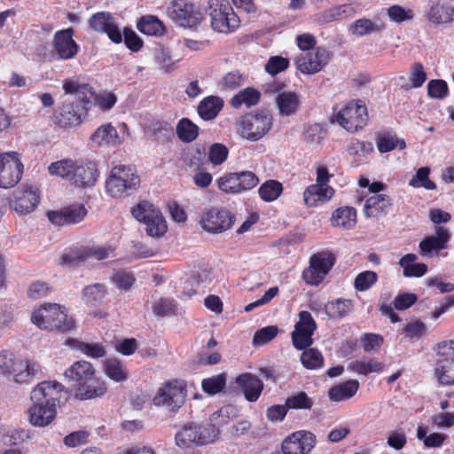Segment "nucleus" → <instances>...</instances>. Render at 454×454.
Returning <instances> with one entry per match:
<instances>
[{
    "label": "nucleus",
    "mask_w": 454,
    "mask_h": 454,
    "mask_svg": "<svg viewBox=\"0 0 454 454\" xmlns=\"http://www.w3.org/2000/svg\"><path fill=\"white\" fill-rule=\"evenodd\" d=\"M368 120L367 107L362 100H350L335 115L336 122L348 132L362 129Z\"/></svg>",
    "instance_id": "obj_9"
},
{
    "label": "nucleus",
    "mask_w": 454,
    "mask_h": 454,
    "mask_svg": "<svg viewBox=\"0 0 454 454\" xmlns=\"http://www.w3.org/2000/svg\"><path fill=\"white\" fill-rule=\"evenodd\" d=\"M356 222V211L352 207H340L333 211L331 223L334 227L352 228Z\"/></svg>",
    "instance_id": "obj_35"
},
{
    "label": "nucleus",
    "mask_w": 454,
    "mask_h": 454,
    "mask_svg": "<svg viewBox=\"0 0 454 454\" xmlns=\"http://www.w3.org/2000/svg\"><path fill=\"white\" fill-rule=\"evenodd\" d=\"M40 202V192L33 185L16 189L10 200L11 207L19 215H25L33 212Z\"/></svg>",
    "instance_id": "obj_16"
},
{
    "label": "nucleus",
    "mask_w": 454,
    "mask_h": 454,
    "mask_svg": "<svg viewBox=\"0 0 454 454\" xmlns=\"http://www.w3.org/2000/svg\"><path fill=\"white\" fill-rule=\"evenodd\" d=\"M67 398V391L59 382H40L30 395L33 405L27 410L29 422L35 427H47L54 420L61 399Z\"/></svg>",
    "instance_id": "obj_1"
},
{
    "label": "nucleus",
    "mask_w": 454,
    "mask_h": 454,
    "mask_svg": "<svg viewBox=\"0 0 454 454\" xmlns=\"http://www.w3.org/2000/svg\"><path fill=\"white\" fill-rule=\"evenodd\" d=\"M96 374V370L93 364L85 360L74 362L69 368L65 371V377L69 381L74 382V389L77 385L88 380Z\"/></svg>",
    "instance_id": "obj_23"
},
{
    "label": "nucleus",
    "mask_w": 454,
    "mask_h": 454,
    "mask_svg": "<svg viewBox=\"0 0 454 454\" xmlns=\"http://www.w3.org/2000/svg\"><path fill=\"white\" fill-rule=\"evenodd\" d=\"M86 259H88L86 247L70 248L60 257V263L65 265H76Z\"/></svg>",
    "instance_id": "obj_55"
},
{
    "label": "nucleus",
    "mask_w": 454,
    "mask_h": 454,
    "mask_svg": "<svg viewBox=\"0 0 454 454\" xmlns=\"http://www.w3.org/2000/svg\"><path fill=\"white\" fill-rule=\"evenodd\" d=\"M220 429L214 424L201 425L195 422L184 424L175 434L176 444L182 449L213 443L219 437Z\"/></svg>",
    "instance_id": "obj_4"
},
{
    "label": "nucleus",
    "mask_w": 454,
    "mask_h": 454,
    "mask_svg": "<svg viewBox=\"0 0 454 454\" xmlns=\"http://www.w3.org/2000/svg\"><path fill=\"white\" fill-rule=\"evenodd\" d=\"M31 321L40 329L62 333L70 331L74 325V320L68 317L66 308L56 303L45 304L34 311Z\"/></svg>",
    "instance_id": "obj_5"
},
{
    "label": "nucleus",
    "mask_w": 454,
    "mask_h": 454,
    "mask_svg": "<svg viewBox=\"0 0 454 454\" xmlns=\"http://www.w3.org/2000/svg\"><path fill=\"white\" fill-rule=\"evenodd\" d=\"M417 255L407 254L401 257L399 265L403 270V276L406 278H419L427 272V265L422 262L416 263Z\"/></svg>",
    "instance_id": "obj_34"
},
{
    "label": "nucleus",
    "mask_w": 454,
    "mask_h": 454,
    "mask_svg": "<svg viewBox=\"0 0 454 454\" xmlns=\"http://www.w3.org/2000/svg\"><path fill=\"white\" fill-rule=\"evenodd\" d=\"M450 238L451 234L446 228L437 226L434 235L426 237L419 242L420 254L431 257L434 253L437 254L444 249Z\"/></svg>",
    "instance_id": "obj_20"
},
{
    "label": "nucleus",
    "mask_w": 454,
    "mask_h": 454,
    "mask_svg": "<svg viewBox=\"0 0 454 454\" xmlns=\"http://www.w3.org/2000/svg\"><path fill=\"white\" fill-rule=\"evenodd\" d=\"M386 28L384 22L380 20L375 21L370 19L362 18L355 20L349 27V31L358 37L372 34L380 33Z\"/></svg>",
    "instance_id": "obj_32"
},
{
    "label": "nucleus",
    "mask_w": 454,
    "mask_h": 454,
    "mask_svg": "<svg viewBox=\"0 0 454 454\" xmlns=\"http://www.w3.org/2000/svg\"><path fill=\"white\" fill-rule=\"evenodd\" d=\"M113 20H114V18L110 12H98L91 15L88 23L91 29L104 34Z\"/></svg>",
    "instance_id": "obj_49"
},
{
    "label": "nucleus",
    "mask_w": 454,
    "mask_h": 454,
    "mask_svg": "<svg viewBox=\"0 0 454 454\" xmlns=\"http://www.w3.org/2000/svg\"><path fill=\"white\" fill-rule=\"evenodd\" d=\"M107 391V387L102 379L96 377V374L77 385L74 390V396L79 400H89L103 396Z\"/></svg>",
    "instance_id": "obj_22"
},
{
    "label": "nucleus",
    "mask_w": 454,
    "mask_h": 454,
    "mask_svg": "<svg viewBox=\"0 0 454 454\" xmlns=\"http://www.w3.org/2000/svg\"><path fill=\"white\" fill-rule=\"evenodd\" d=\"M335 193L332 186L311 184L303 192V200L308 207H317L330 200Z\"/></svg>",
    "instance_id": "obj_26"
},
{
    "label": "nucleus",
    "mask_w": 454,
    "mask_h": 454,
    "mask_svg": "<svg viewBox=\"0 0 454 454\" xmlns=\"http://www.w3.org/2000/svg\"><path fill=\"white\" fill-rule=\"evenodd\" d=\"M378 280V275L372 270H365L359 273L354 281L355 288L359 292L369 290Z\"/></svg>",
    "instance_id": "obj_53"
},
{
    "label": "nucleus",
    "mask_w": 454,
    "mask_h": 454,
    "mask_svg": "<svg viewBox=\"0 0 454 454\" xmlns=\"http://www.w3.org/2000/svg\"><path fill=\"white\" fill-rule=\"evenodd\" d=\"M360 384L357 380H348L333 386L328 390V397L333 402H341L353 397L358 391Z\"/></svg>",
    "instance_id": "obj_27"
},
{
    "label": "nucleus",
    "mask_w": 454,
    "mask_h": 454,
    "mask_svg": "<svg viewBox=\"0 0 454 454\" xmlns=\"http://www.w3.org/2000/svg\"><path fill=\"white\" fill-rule=\"evenodd\" d=\"M106 293L107 289L104 284L95 283L83 288L82 297L86 304L97 307L102 303Z\"/></svg>",
    "instance_id": "obj_36"
},
{
    "label": "nucleus",
    "mask_w": 454,
    "mask_h": 454,
    "mask_svg": "<svg viewBox=\"0 0 454 454\" xmlns=\"http://www.w3.org/2000/svg\"><path fill=\"white\" fill-rule=\"evenodd\" d=\"M112 281L117 288L128 291L133 286L135 278L131 273L119 270L114 273Z\"/></svg>",
    "instance_id": "obj_64"
},
{
    "label": "nucleus",
    "mask_w": 454,
    "mask_h": 454,
    "mask_svg": "<svg viewBox=\"0 0 454 454\" xmlns=\"http://www.w3.org/2000/svg\"><path fill=\"white\" fill-rule=\"evenodd\" d=\"M427 73L424 66L420 62H415L411 65L410 72V81L413 88H420L427 81Z\"/></svg>",
    "instance_id": "obj_63"
},
{
    "label": "nucleus",
    "mask_w": 454,
    "mask_h": 454,
    "mask_svg": "<svg viewBox=\"0 0 454 454\" xmlns=\"http://www.w3.org/2000/svg\"><path fill=\"white\" fill-rule=\"evenodd\" d=\"M235 222V215L227 208L212 207L202 212L200 218L201 228L212 234L230 230Z\"/></svg>",
    "instance_id": "obj_12"
},
{
    "label": "nucleus",
    "mask_w": 454,
    "mask_h": 454,
    "mask_svg": "<svg viewBox=\"0 0 454 454\" xmlns=\"http://www.w3.org/2000/svg\"><path fill=\"white\" fill-rule=\"evenodd\" d=\"M351 307L350 300L337 299L335 301L328 302L325 305V310L330 317L342 318L349 313Z\"/></svg>",
    "instance_id": "obj_46"
},
{
    "label": "nucleus",
    "mask_w": 454,
    "mask_h": 454,
    "mask_svg": "<svg viewBox=\"0 0 454 454\" xmlns=\"http://www.w3.org/2000/svg\"><path fill=\"white\" fill-rule=\"evenodd\" d=\"M430 168L428 167H421L416 174L409 181V184L414 188L423 187L427 190H435L436 184L429 179Z\"/></svg>",
    "instance_id": "obj_47"
},
{
    "label": "nucleus",
    "mask_w": 454,
    "mask_h": 454,
    "mask_svg": "<svg viewBox=\"0 0 454 454\" xmlns=\"http://www.w3.org/2000/svg\"><path fill=\"white\" fill-rule=\"evenodd\" d=\"M119 135L116 129L110 123L98 127L90 137V141L97 146L115 145Z\"/></svg>",
    "instance_id": "obj_31"
},
{
    "label": "nucleus",
    "mask_w": 454,
    "mask_h": 454,
    "mask_svg": "<svg viewBox=\"0 0 454 454\" xmlns=\"http://www.w3.org/2000/svg\"><path fill=\"white\" fill-rule=\"evenodd\" d=\"M208 14L212 28L218 33L231 34L240 26V20L229 0H209Z\"/></svg>",
    "instance_id": "obj_7"
},
{
    "label": "nucleus",
    "mask_w": 454,
    "mask_h": 454,
    "mask_svg": "<svg viewBox=\"0 0 454 454\" xmlns=\"http://www.w3.org/2000/svg\"><path fill=\"white\" fill-rule=\"evenodd\" d=\"M302 365L309 370H315L322 367L324 357L317 348H305L301 355Z\"/></svg>",
    "instance_id": "obj_48"
},
{
    "label": "nucleus",
    "mask_w": 454,
    "mask_h": 454,
    "mask_svg": "<svg viewBox=\"0 0 454 454\" xmlns=\"http://www.w3.org/2000/svg\"><path fill=\"white\" fill-rule=\"evenodd\" d=\"M336 262L335 254L329 250L313 254L309 257V267L303 270L301 278L309 286H319L329 274Z\"/></svg>",
    "instance_id": "obj_8"
},
{
    "label": "nucleus",
    "mask_w": 454,
    "mask_h": 454,
    "mask_svg": "<svg viewBox=\"0 0 454 454\" xmlns=\"http://www.w3.org/2000/svg\"><path fill=\"white\" fill-rule=\"evenodd\" d=\"M272 125L273 117L270 111L256 110L240 117L238 122V133L248 141L256 142L269 133Z\"/></svg>",
    "instance_id": "obj_6"
},
{
    "label": "nucleus",
    "mask_w": 454,
    "mask_h": 454,
    "mask_svg": "<svg viewBox=\"0 0 454 454\" xmlns=\"http://www.w3.org/2000/svg\"><path fill=\"white\" fill-rule=\"evenodd\" d=\"M225 385V373H220L215 376L204 379L201 383L202 389L209 395H215L221 392L224 388Z\"/></svg>",
    "instance_id": "obj_51"
},
{
    "label": "nucleus",
    "mask_w": 454,
    "mask_h": 454,
    "mask_svg": "<svg viewBox=\"0 0 454 454\" xmlns=\"http://www.w3.org/2000/svg\"><path fill=\"white\" fill-rule=\"evenodd\" d=\"M199 127L186 117L180 119L176 128L177 137L184 143L193 142L199 136Z\"/></svg>",
    "instance_id": "obj_41"
},
{
    "label": "nucleus",
    "mask_w": 454,
    "mask_h": 454,
    "mask_svg": "<svg viewBox=\"0 0 454 454\" xmlns=\"http://www.w3.org/2000/svg\"><path fill=\"white\" fill-rule=\"evenodd\" d=\"M283 192V184L277 180H267L259 188L260 198L266 202L276 200Z\"/></svg>",
    "instance_id": "obj_42"
},
{
    "label": "nucleus",
    "mask_w": 454,
    "mask_h": 454,
    "mask_svg": "<svg viewBox=\"0 0 454 454\" xmlns=\"http://www.w3.org/2000/svg\"><path fill=\"white\" fill-rule=\"evenodd\" d=\"M140 176L132 165H116L106 180V189L113 198H125L135 193L140 186Z\"/></svg>",
    "instance_id": "obj_3"
},
{
    "label": "nucleus",
    "mask_w": 454,
    "mask_h": 454,
    "mask_svg": "<svg viewBox=\"0 0 454 454\" xmlns=\"http://www.w3.org/2000/svg\"><path fill=\"white\" fill-rule=\"evenodd\" d=\"M387 15L392 21L401 23L405 20H412L414 17L413 11L405 9L401 5L394 4L387 9Z\"/></svg>",
    "instance_id": "obj_60"
},
{
    "label": "nucleus",
    "mask_w": 454,
    "mask_h": 454,
    "mask_svg": "<svg viewBox=\"0 0 454 454\" xmlns=\"http://www.w3.org/2000/svg\"><path fill=\"white\" fill-rule=\"evenodd\" d=\"M19 371V361H15V356L12 353L4 351L0 353V372L4 374H13Z\"/></svg>",
    "instance_id": "obj_56"
},
{
    "label": "nucleus",
    "mask_w": 454,
    "mask_h": 454,
    "mask_svg": "<svg viewBox=\"0 0 454 454\" xmlns=\"http://www.w3.org/2000/svg\"><path fill=\"white\" fill-rule=\"evenodd\" d=\"M52 176H57L69 182L77 188L93 187L99 176L97 163L92 160L77 161L64 159L52 162L48 167Z\"/></svg>",
    "instance_id": "obj_2"
},
{
    "label": "nucleus",
    "mask_w": 454,
    "mask_h": 454,
    "mask_svg": "<svg viewBox=\"0 0 454 454\" xmlns=\"http://www.w3.org/2000/svg\"><path fill=\"white\" fill-rule=\"evenodd\" d=\"M39 371L38 365L32 361H19V371L16 373V381L23 382L30 376H35Z\"/></svg>",
    "instance_id": "obj_58"
},
{
    "label": "nucleus",
    "mask_w": 454,
    "mask_h": 454,
    "mask_svg": "<svg viewBox=\"0 0 454 454\" xmlns=\"http://www.w3.org/2000/svg\"><path fill=\"white\" fill-rule=\"evenodd\" d=\"M427 19L434 25L450 23L454 20V8L450 5L434 4L427 13Z\"/></svg>",
    "instance_id": "obj_39"
},
{
    "label": "nucleus",
    "mask_w": 454,
    "mask_h": 454,
    "mask_svg": "<svg viewBox=\"0 0 454 454\" xmlns=\"http://www.w3.org/2000/svg\"><path fill=\"white\" fill-rule=\"evenodd\" d=\"M223 100L220 97H206L198 106V114L204 121L214 120L223 109Z\"/></svg>",
    "instance_id": "obj_28"
},
{
    "label": "nucleus",
    "mask_w": 454,
    "mask_h": 454,
    "mask_svg": "<svg viewBox=\"0 0 454 454\" xmlns=\"http://www.w3.org/2000/svg\"><path fill=\"white\" fill-rule=\"evenodd\" d=\"M276 104L279 115L290 116L295 114L300 109V97L295 92H280L277 98Z\"/></svg>",
    "instance_id": "obj_29"
},
{
    "label": "nucleus",
    "mask_w": 454,
    "mask_h": 454,
    "mask_svg": "<svg viewBox=\"0 0 454 454\" xmlns=\"http://www.w3.org/2000/svg\"><path fill=\"white\" fill-rule=\"evenodd\" d=\"M313 334L311 330L294 328L291 334L294 347L298 350L308 348L313 343Z\"/></svg>",
    "instance_id": "obj_50"
},
{
    "label": "nucleus",
    "mask_w": 454,
    "mask_h": 454,
    "mask_svg": "<svg viewBox=\"0 0 454 454\" xmlns=\"http://www.w3.org/2000/svg\"><path fill=\"white\" fill-rule=\"evenodd\" d=\"M167 14L178 26L190 28L197 27L202 20V13L187 0L171 1L167 7Z\"/></svg>",
    "instance_id": "obj_13"
},
{
    "label": "nucleus",
    "mask_w": 454,
    "mask_h": 454,
    "mask_svg": "<svg viewBox=\"0 0 454 454\" xmlns=\"http://www.w3.org/2000/svg\"><path fill=\"white\" fill-rule=\"evenodd\" d=\"M106 375L115 382L125 381L129 377L127 367L117 358H107L104 362Z\"/></svg>",
    "instance_id": "obj_37"
},
{
    "label": "nucleus",
    "mask_w": 454,
    "mask_h": 454,
    "mask_svg": "<svg viewBox=\"0 0 454 454\" xmlns=\"http://www.w3.org/2000/svg\"><path fill=\"white\" fill-rule=\"evenodd\" d=\"M435 374L442 385H454V340L437 344Z\"/></svg>",
    "instance_id": "obj_14"
},
{
    "label": "nucleus",
    "mask_w": 454,
    "mask_h": 454,
    "mask_svg": "<svg viewBox=\"0 0 454 454\" xmlns=\"http://www.w3.org/2000/svg\"><path fill=\"white\" fill-rule=\"evenodd\" d=\"M347 152L356 161H361L373 152V145L371 142L355 139L348 145Z\"/></svg>",
    "instance_id": "obj_43"
},
{
    "label": "nucleus",
    "mask_w": 454,
    "mask_h": 454,
    "mask_svg": "<svg viewBox=\"0 0 454 454\" xmlns=\"http://www.w3.org/2000/svg\"><path fill=\"white\" fill-rule=\"evenodd\" d=\"M317 442L316 435L305 430L294 432L282 442L281 450L284 454H309Z\"/></svg>",
    "instance_id": "obj_18"
},
{
    "label": "nucleus",
    "mask_w": 454,
    "mask_h": 454,
    "mask_svg": "<svg viewBox=\"0 0 454 454\" xmlns=\"http://www.w3.org/2000/svg\"><path fill=\"white\" fill-rule=\"evenodd\" d=\"M333 53L324 48L317 47L313 52H306L296 59L297 69L304 74H314L321 71L331 60Z\"/></svg>",
    "instance_id": "obj_17"
},
{
    "label": "nucleus",
    "mask_w": 454,
    "mask_h": 454,
    "mask_svg": "<svg viewBox=\"0 0 454 454\" xmlns=\"http://www.w3.org/2000/svg\"><path fill=\"white\" fill-rule=\"evenodd\" d=\"M278 333L277 325H268L255 332L253 337V344L255 347L262 346L272 340Z\"/></svg>",
    "instance_id": "obj_52"
},
{
    "label": "nucleus",
    "mask_w": 454,
    "mask_h": 454,
    "mask_svg": "<svg viewBox=\"0 0 454 454\" xmlns=\"http://www.w3.org/2000/svg\"><path fill=\"white\" fill-rule=\"evenodd\" d=\"M131 213L137 221L145 225L148 236L159 238L166 233L168 230L166 221L160 211L153 204L143 201L137 204Z\"/></svg>",
    "instance_id": "obj_10"
},
{
    "label": "nucleus",
    "mask_w": 454,
    "mask_h": 454,
    "mask_svg": "<svg viewBox=\"0 0 454 454\" xmlns=\"http://www.w3.org/2000/svg\"><path fill=\"white\" fill-rule=\"evenodd\" d=\"M122 41H124L126 47L133 52L139 51L144 45L140 36L129 27H124Z\"/></svg>",
    "instance_id": "obj_62"
},
{
    "label": "nucleus",
    "mask_w": 454,
    "mask_h": 454,
    "mask_svg": "<svg viewBox=\"0 0 454 454\" xmlns=\"http://www.w3.org/2000/svg\"><path fill=\"white\" fill-rule=\"evenodd\" d=\"M185 398V387L177 381H171L159 388L153 402L155 406L163 407L168 412L176 413L184 405Z\"/></svg>",
    "instance_id": "obj_11"
},
{
    "label": "nucleus",
    "mask_w": 454,
    "mask_h": 454,
    "mask_svg": "<svg viewBox=\"0 0 454 454\" xmlns=\"http://www.w3.org/2000/svg\"><path fill=\"white\" fill-rule=\"evenodd\" d=\"M326 130L320 123L308 124L302 132L304 142L311 145H319L325 137Z\"/></svg>",
    "instance_id": "obj_44"
},
{
    "label": "nucleus",
    "mask_w": 454,
    "mask_h": 454,
    "mask_svg": "<svg viewBox=\"0 0 454 454\" xmlns=\"http://www.w3.org/2000/svg\"><path fill=\"white\" fill-rule=\"evenodd\" d=\"M67 224H75L83 220L87 215V209L83 205H71L64 207Z\"/></svg>",
    "instance_id": "obj_59"
},
{
    "label": "nucleus",
    "mask_w": 454,
    "mask_h": 454,
    "mask_svg": "<svg viewBox=\"0 0 454 454\" xmlns=\"http://www.w3.org/2000/svg\"><path fill=\"white\" fill-rule=\"evenodd\" d=\"M384 368L385 364L375 357L356 360L350 365V369L353 372L364 376L372 372L380 373Z\"/></svg>",
    "instance_id": "obj_40"
},
{
    "label": "nucleus",
    "mask_w": 454,
    "mask_h": 454,
    "mask_svg": "<svg viewBox=\"0 0 454 454\" xmlns=\"http://www.w3.org/2000/svg\"><path fill=\"white\" fill-rule=\"evenodd\" d=\"M74 30L67 27L57 31L52 39V47L61 60L74 59L80 51V45L74 39Z\"/></svg>",
    "instance_id": "obj_19"
},
{
    "label": "nucleus",
    "mask_w": 454,
    "mask_h": 454,
    "mask_svg": "<svg viewBox=\"0 0 454 454\" xmlns=\"http://www.w3.org/2000/svg\"><path fill=\"white\" fill-rule=\"evenodd\" d=\"M208 160L213 165H220L224 162L228 157V148L219 143L213 144L208 150Z\"/></svg>",
    "instance_id": "obj_61"
},
{
    "label": "nucleus",
    "mask_w": 454,
    "mask_h": 454,
    "mask_svg": "<svg viewBox=\"0 0 454 454\" xmlns=\"http://www.w3.org/2000/svg\"><path fill=\"white\" fill-rule=\"evenodd\" d=\"M289 67V59L282 56L270 57L266 65L265 71L270 75L274 76L285 70Z\"/></svg>",
    "instance_id": "obj_57"
},
{
    "label": "nucleus",
    "mask_w": 454,
    "mask_h": 454,
    "mask_svg": "<svg viewBox=\"0 0 454 454\" xmlns=\"http://www.w3.org/2000/svg\"><path fill=\"white\" fill-rule=\"evenodd\" d=\"M66 345L94 359L106 356V350L101 343H87L77 339L68 338L66 340Z\"/></svg>",
    "instance_id": "obj_30"
},
{
    "label": "nucleus",
    "mask_w": 454,
    "mask_h": 454,
    "mask_svg": "<svg viewBox=\"0 0 454 454\" xmlns=\"http://www.w3.org/2000/svg\"><path fill=\"white\" fill-rule=\"evenodd\" d=\"M449 94L447 82L442 79H434L427 83V95L431 98L443 99Z\"/></svg>",
    "instance_id": "obj_54"
},
{
    "label": "nucleus",
    "mask_w": 454,
    "mask_h": 454,
    "mask_svg": "<svg viewBox=\"0 0 454 454\" xmlns=\"http://www.w3.org/2000/svg\"><path fill=\"white\" fill-rule=\"evenodd\" d=\"M236 382L240 387L247 401L255 402L258 400L263 389V383L260 379L247 372L240 374L237 378Z\"/></svg>",
    "instance_id": "obj_25"
},
{
    "label": "nucleus",
    "mask_w": 454,
    "mask_h": 454,
    "mask_svg": "<svg viewBox=\"0 0 454 454\" xmlns=\"http://www.w3.org/2000/svg\"><path fill=\"white\" fill-rule=\"evenodd\" d=\"M55 122L67 129L79 125L82 121V109L74 103L64 102L55 112Z\"/></svg>",
    "instance_id": "obj_21"
},
{
    "label": "nucleus",
    "mask_w": 454,
    "mask_h": 454,
    "mask_svg": "<svg viewBox=\"0 0 454 454\" xmlns=\"http://www.w3.org/2000/svg\"><path fill=\"white\" fill-rule=\"evenodd\" d=\"M260 99L261 93L254 88L247 87L232 97L231 105L236 109L239 108L242 105L249 108L257 105Z\"/></svg>",
    "instance_id": "obj_38"
},
{
    "label": "nucleus",
    "mask_w": 454,
    "mask_h": 454,
    "mask_svg": "<svg viewBox=\"0 0 454 454\" xmlns=\"http://www.w3.org/2000/svg\"><path fill=\"white\" fill-rule=\"evenodd\" d=\"M286 404L288 410H310L314 405V401L306 392L300 391L286 399Z\"/></svg>",
    "instance_id": "obj_45"
},
{
    "label": "nucleus",
    "mask_w": 454,
    "mask_h": 454,
    "mask_svg": "<svg viewBox=\"0 0 454 454\" xmlns=\"http://www.w3.org/2000/svg\"><path fill=\"white\" fill-rule=\"evenodd\" d=\"M23 164L15 152L0 153V187L8 189L15 186L21 179Z\"/></svg>",
    "instance_id": "obj_15"
},
{
    "label": "nucleus",
    "mask_w": 454,
    "mask_h": 454,
    "mask_svg": "<svg viewBox=\"0 0 454 454\" xmlns=\"http://www.w3.org/2000/svg\"><path fill=\"white\" fill-rule=\"evenodd\" d=\"M392 200L386 194H374L369 197L364 206V213L367 217H378L387 215L392 208Z\"/></svg>",
    "instance_id": "obj_24"
},
{
    "label": "nucleus",
    "mask_w": 454,
    "mask_h": 454,
    "mask_svg": "<svg viewBox=\"0 0 454 454\" xmlns=\"http://www.w3.org/2000/svg\"><path fill=\"white\" fill-rule=\"evenodd\" d=\"M137 27L142 34L147 35L161 36L166 33L163 22L153 15L142 16L137 23Z\"/></svg>",
    "instance_id": "obj_33"
}]
</instances>
